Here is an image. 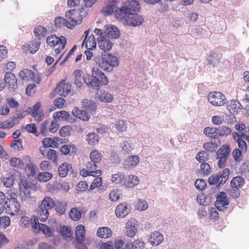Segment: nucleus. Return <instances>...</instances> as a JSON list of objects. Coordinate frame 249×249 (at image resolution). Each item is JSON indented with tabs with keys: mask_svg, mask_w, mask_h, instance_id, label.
Returning <instances> with one entry per match:
<instances>
[{
	"mask_svg": "<svg viewBox=\"0 0 249 249\" xmlns=\"http://www.w3.org/2000/svg\"><path fill=\"white\" fill-rule=\"evenodd\" d=\"M96 64L105 71L111 72L113 69L119 65L117 57L109 53H102L101 56L94 57Z\"/></svg>",
	"mask_w": 249,
	"mask_h": 249,
	"instance_id": "obj_1",
	"label": "nucleus"
},
{
	"mask_svg": "<svg viewBox=\"0 0 249 249\" xmlns=\"http://www.w3.org/2000/svg\"><path fill=\"white\" fill-rule=\"evenodd\" d=\"M47 158L54 163H57L58 160V154L55 150L48 149L47 152Z\"/></svg>",
	"mask_w": 249,
	"mask_h": 249,
	"instance_id": "obj_43",
	"label": "nucleus"
},
{
	"mask_svg": "<svg viewBox=\"0 0 249 249\" xmlns=\"http://www.w3.org/2000/svg\"><path fill=\"white\" fill-rule=\"evenodd\" d=\"M98 99L105 103H110L113 100V96L106 91H100L98 94Z\"/></svg>",
	"mask_w": 249,
	"mask_h": 249,
	"instance_id": "obj_33",
	"label": "nucleus"
},
{
	"mask_svg": "<svg viewBox=\"0 0 249 249\" xmlns=\"http://www.w3.org/2000/svg\"><path fill=\"white\" fill-rule=\"evenodd\" d=\"M70 216L72 220L78 221L81 217V212L77 208H73L70 212Z\"/></svg>",
	"mask_w": 249,
	"mask_h": 249,
	"instance_id": "obj_46",
	"label": "nucleus"
},
{
	"mask_svg": "<svg viewBox=\"0 0 249 249\" xmlns=\"http://www.w3.org/2000/svg\"><path fill=\"white\" fill-rule=\"evenodd\" d=\"M80 13L75 10V12L72 14L71 17L67 21V27L70 29H72L79 22H81V18L78 19V17L79 16Z\"/></svg>",
	"mask_w": 249,
	"mask_h": 249,
	"instance_id": "obj_22",
	"label": "nucleus"
},
{
	"mask_svg": "<svg viewBox=\"0 0 249 249\" xmlns=\"http://www.w3.org/2000/svg\"><path fill=\"white\" fill-rule=\"evenodd\" d=\"M40 44L41 42L40 41L35 40L30 42V43L28 44V50L31 53H35L39 49Z\"/></svg>",
	"mask_w": 249,
	"mask_h": 249,
	"instance_id": "obj_40",
	"label": "nucleus"
},
{
	"mask_svg": "<svg viewBox=\"0 0 249 249\" xmlns=\"http://www.w3.org/2000/svg\"><path fill=\"white\" fill-rule=\"evenodd\" d=\"M139 183V179L137 176L134 175H129L126 177L124 176V180L123 185L127 187H133L137 185Z\"/></svg>",
	"mask_w": 249,
	"mask_h": 249,
	"instance_id": "obj_24",
	"label": "nucleus"
},
{
	"mask_svg": "<svg viewBox=\"0 0 249 249\" xmlns=\"http://www.w3.org/2000/svg\"><path fill=\"white\" fill-rule=\"evenodd\" d=\"M86 46L88 50H92L96 47V44L93 35L89 36L86 42Z\"/></svg>",
	"mask_w": 249,
	"mask_h": 249,
	"instance_id": "obj_50",
	"label": "nucleus"
},
{
	"mask_svg": "<svg viewBox=\"0 0 249 249\" xmlns=\"http://www.w3.org/2000/svg\"><path fill=\"white\" fill-rule=\"evenodd\" d=\"M196 159L200 163H204V161H206L209 159L208 154L204 151H201L196 154Z\"/></svg>",
	"mask_w": 249,
	"mask_h": 249,
	"instance_id": "obj_45",
	"label": "nucleus"
},
{
	"mask_svg": "<svg viewBox=\"0 0 249 249\" xmlns=\"http://www.w3.org/2000/svg\"><path fill=\"white\" fill-rule=\"evenodd\" d=\"M208 101L214 106H222L225 104L226 97L220 92H210L208 96Z\"/></svg>",
	"mask_w": 249,
	"mask_h": 249,
	"instance_id": "obj_9",
	"label": "nucleus"
},
{
	"mask_svg": "<svg viewBox=\"0 0 249 249\" xmlns=\"http://www.w3.org/2000/svg\"><path fill=\"white\" fill-rule=\"evenodd\" d=\"M49 216V212L47 209L41 208L40 206H38V208L37 210V216L34 215L31 218H33L34 217L37 218L38 221L39 220L41 222L46 221Z\"/></svg>",
	"mask_w": 249,
	"mask_h": 249,
	"instance_id": "obj_19",
	"label": "nucleus"
},
{
	"mask_svg": "<svg viewBox=\"0 0 249 249\" xmlns=\"http://www.w3.org/2000/svg\"><path fill=\"white\" fill-rule=\"evenodd\" d=\"M244 184V179L240 176L233 178L231 181V186L237 188L242 187Z\"/></svg>",
	"mask_w": 249,
	"mask_h": 249,
	"instance_id": "obj_44",
	"label": "nucleus"
},
{
	"mask_svg": "<svg viewBox=\"0 0 249 249\" xmlns=\"http://www.w3.org/2000/svg\"><path fill=\"white\" fill-rule=\"evenodd\" d=\"M240 194V190L238 188L235 186H231L229 192V195L231 197L236 199L239 196Z\"/></svg>",
	"mask_w": 249,
	"mask_h": 249,
	"instance_id": "obj_61",
	"label": "nucleus"
},
{
	"mask_svg": "<svg viewBox=\"0 0 249 249\" xmlns=\"http://www.w3.org/2000/svg\"><path fill=\"white\" fill-rule=\"evenodd\" d=\"M122 21H124L129 25L137 26L141 25L143 22L142 17L136 13L126 14L124 17H116Z\"/></svg>",
	"mask_w": 249,
	"mask_h": 249,
	"instance_id": "obj_5",
	"label": "nucleus"
},
{
	"mask_svg": "<svg viewBox=\"0 0 249 249\" xmlns=\"http://www.w3.org/2000/svg\"><path fill=\"white\" fill-rule=\"evenodd\" d=\"M203 132L205 135L213 139H217L219 136V130L215 127H207L204 129Z\"/></svg>",
	"mask_w": 249,
	"mask_h": 249,
	"instance_id": "obj_27",
	"label": "nucleus"
},
{
	"mask_svg": "<svg viewBox=\"0 0 249 249\" xmlns=\"http://www.w3.org/2000/svg\"><path fill=\"white\" fill-rule=\"evenodd\" d=\"M140 158L138 156H130L125 160L124 165L125 168H133L138 164Z\"/></svg>",
	"mask_w": 249,
	"mask_h": 249,
	"instance_id": "obj_23",
	"label": "nucleus"
},
{
	"mask_svg": "<svg viewBox=\"0 0 249 249\" xmlns=\"http://www.w3.org/2000/svg\"><path fill=\"white\" fill-rule=\"evenodd\" d=\"M36 166L33 163H29L26 165V170L29 172V175L34 176L36 174Z\"/></svg>",
	"mask_w": 249,
	"mask_h": 249,
	"instance_id": "obj_62",
	"label": "nucleus"
},
{
	"mask_svg": "<svg viewBox=\"0 0 249 249\" xmlns=\"http://www.w3.org/2000/svg\"><path fill=\"white\" fill-rule=\"evenodd\" d=\"M15 180L13 175H7L1 178L2 184L6 188H11L13 185Z\"/></svg>",
	"mask_w": 249,
	"mask_h": 249,
	"instance_id": "obj_34",
	"label": "nucleus"
},
{
	"mask_svg": "<svg viewBox=\"0 0 249 249\" xmlns=\"http://www.w3.org/2000/svg\"><path fill=\"white\" fill-rule=\"evenodd\" d=\"M4 207L7 212L12 215H14L20 210V205L16 197L8 198L4 203Z\"/></svg>",
	"mask_w": 249,
	"mask_h": 249,
	"instance_id": "obj_7",
	"label": "nucleus"
},
{
	"mask_svg": "<svg viewBox=\"0 0 249 249\" xmlns=\"http://www.w3.org/2000/svg\"><path fill=\"white\" fill-rule=\"evenodd\" d=\"M104 34L106 37L111 38H117L120 36L119 29L114 25H107L104 31Z\"/></svg>",
	"mask_w": 249,
	"mask_h": 249,
	"instance_id": "obj_17",
	"label": "nucleus"
},
{
	"mask_svg": "<svg viewBox=\"0 0 249 249\" xmlns=\"http://www.w3.org/2000/svg\"><path fill=\"white\" fill-rule=\"evenodd\" d=\"M229 202L227 195L224 192H220L216 197L215 202L216 208L220 211H223L226 209Z\"/></svg>",
	"mask_w": 249,
	"mask_h": 249,
	"instance_id": "obj_11",
	"label": "nucleus"
},
{
	"mask_svg": "<svg viewBox=\"0 0 249 249\" xmlns=\"http://www.w3.org/2000/svg\"><path fill=\"white\" fill-rule=\"evenodd\" d=\"M55 25L58 27H61L63 25L67 27V21L63 18L58 17H56L54 20Z\"/></svg>",
	"mask_w": 249,
	"mask_h": 249,
	"instance_id": "obj_63",
	"label": "nucleus"
},
{
	"mask_svg": "<svg viewBox=\"0 0 249 249\" xmlns=\"http://www.w3.org/2000/svg\"><path fill=\"white\" fill-rule=\"evenodd\" d=\"M39 206H40L41 208L47 209L49 211L55 206V202L51 197L46 196L42 200Z\"/></svg>",
	"mask_w": 249,
	"mask_h": 249,
	"instance_id": "obj_29",
	"label": "nucleus"
},
{
	"mask_svg": "<svg viewBox=\"0 0 249 249\" xmlns=\"http://www.w3.org/2000/svg\"><path fill=\"white\" fill-rule=\"evenodd\" d=\"M61 235L66 237H70L72 235V231L71 228L69 227L64 226L60 230Z\"/></svg>",
	"mask_w": 249,
	"mask_h": 249,
	"instance_id": "obj_59",
	"label": "nucleus"
},
{
	"mask_svg": "<svg viewBox=\"0 0 249 249\" xmlns=\"http://www.w3.org/2000/svg\"><path fill=\"white\" fill-rule=\"evenodd\" d=\"M42 144L45 147L55 148L58 146L57 142L54 139L51 138H45L42 141Z\"/></svg>",
	"mask_w": 249,
	"mask_h": 249,
	"instance_id": "obj_41",
	"label": "nucleus"
},
{
	"mask_svg": "<svg viewBox=\"0 0 249 249\" xmlns=\"http://www.w3.org/2000/svg\"><path fill=\"white\" fill-rule=\"evenodd\" d=\"M47 29L42 26L39 25L34 29V34L39 39L46 36Z\"/></svg>",
	"mask_w": 249,
	"mask_h": 249,
	"instance_id": "obj_39",
	"label": "nucleus"
},
{
	"mask_svg": "<svg viewBox=\"0 0 249 249\" xmlns=\"http://www.w3.org/2000/svg\"><path fill=\"white\" fill-rule=\"evenodd\" d=\"M115 127L119 132H123L126 129V124L124 121L119 120L116 122Z\"/></svg>",
	"mask_w": 249,
	"mask_h": 249,
	"instance_id": "obj_60",
	"label": "nucleus"
},
{
	"mask_svg": "<svg viewBox=\"0 0 249 249\" xmlns=\"http://www.w3.org/2000/svg\"><path fill=\"white\" fill-rule=\"evenodd\" d=\"M233 158L235 162H240L242 158V154L241 150L238 148L233 150L232 153Z\"/></svg>",
	"mask_w": 249,
	"mask_h": 249,
	"instance_id": "obj_58",
	"label": "nucleus"
},
{
	"mask_svg": "<svg viewBox=\"0 0 249 249\" xmlns=\"http://www.w3.org/2000/svg\"><path fill=\"white\" fill-rule=\"evenodd\" d=\"M144 243L139 239L135 240L132 243H128L125 245L124 249H143Z\"/></svg>",
	"mask_w": 249,
	"mask_h": 249,
	"instance_id": "obj_30",
	"label": "nucleus"
},
{
	"mask_svg": "<svg viewBox=\"0 0 249 249\" xmlns=\"http://www.w3.org/2000/svg\"><path fill=\"white\" fill-rule=\"evenodd\" d=\"M71 86L69 84H66L62 81L59 83L54 91L61 96L66 97L70 92Z\"/></svg>",
	"mask_w": 249,
	"mask_h": 249,
	"instance_id": "obj_14",
	"label": "nucleus"
},
{
	"mask_svg": "<svg viewBox=\"0 0 249 249\" xmlns=\"http://www.w3.org/2000/svg\"><path fill=\"white\" fill-rule=\"evenodd\" d=\"M10 146L16 151H19L22 150V141L20 139L15 140L12 141Z\"/></svg>",
	"mask_w": 249,
	"mask_h": 249,
	"instance_id": "obj_49",
	"label": "nucleus"
},
{
	"mask_svg": "<svg viewBox=\"0 0 249 249\" xmlns=\"http://www.w3.org/2000/svg\"><path fill=\"white\" fill-rule=\"evenodd\" d=\"M89 88L95 90H99L101 85H106L108 83V79L104 73L97 68L93 67L92 69V78L89 76L88 79Z\"/></svg>",
	"mask_w": 249,
	"mask_h": 249,
	"instance_id": "obj_2",
	"label": "nucleus"
},
{
	"mask_svg": "<svg viewBox=\"0 0 249 249\" xmlns=\"http://www.w3.org/2000/svg\"><path fill=\"white\" fill-rule=\"evenodd\" d=\"M98 39V46L104 53L111 49L113 44L106 36H101V39Z\"/></svg>",
	"mask_w": 249,
	"mask_h": 249,
	"instance_id": "obj_18",
	"label": "nucleus"
},
{
	"mask_svg": "<svg viewBox=\"0 0 249 249\" xmlns=\"http://www.w3.org/2000/svg\"><path fill=\"white\" fill-rule=\"evenodd\" d=\"M19 76L23 80H28L35 78V73L32 70L24 69L19 72Z\"/></svg>",
	"mask_w": 249,
	"mask_h": 249,
	"instance_id": "obj_35",
	"label": "nucleus"
},
{
	"mask_svg": "<svg viewBox=\"0 0 249 249\" xmlns=\"http://www.w3.org/2000/svg\"><path fill=\"white\" fill-rule=\"evenodd\" d=\"M200 171L204 176H208L211 172L210 165L207 163H202L200 165Z\"/></svg>",
	"mask_w": 249,
	"mask_h": 249,
	"instance_id": "obj_51",
	"label": "nucleus"
},
{
	"mask_svg": "<svg viewBox=\"0 0 249 249\" xmlns=\"http://www.w3.org/2000/svg\"><path fill=\"white\" fill-rule=\"evenodd\" d=\"M230 149L228 145H222L216 152L217 158L219 160L217 164L219 167H223L229 156Z\"/></svg>",
	"mask_w": 249,
	"mask_h": 249,
	"instance_id": "obj_8",
	"label": "nucleus"
},
{
	"mask_svg": "<svg viewBox=\"0 0 249 249\" xmlns=\"http://www.w3.org/2000/svg\"><path fill=\"white\" fill-rule=\"evenodd\" d=\"M136 221L134 219L129 220L126 225V234L130 237H134L137 232Z\"/></svg>",
	"mask_w": 249,
	"mask_h": 249,
	"instance_id": "obj_15",
	"label": "nucleus"
},
{
	"mask_svg": "<svg viewBox=\"0 0 249 249\" xmlns=\"http://www.w3.org/2000/svg\"><path fill=\"white\" fill-rule=\"evenodd\" d=\"M229 174L230 170L228 168L225 169L222 172H218L216 175L211 176L208 179L209 183L210 185H220L228 179Z\"/></svg>",
	"mask_w": 249,
	"mask_h": 249,
	"instance_id": "obj_4",
	"label": "nucleus"
},
{
	"mask_svg": "<svg viewBox=\"0 0 249 249\" xmlns=\"http://www.w3.org/2000/svg\"><path fill=\"white\" fill-rule=\"evenodd\" d=\"M62 38H65L63 36L58 37L55 36H49L47 38V44L52 47L57 46L60 42L63 41Z\"/></svg>",
	"mask_w": 249,
	"mask_h": 249,
	"instance_id": "obj_36",
	"label": "nucleus"
},
{
	"mask_svg": "<svg viewBox=\"0 0 249 249\" xmlns=\"http://www.w3.org/2000/svg\"><path fill=\"white\" fill-rule=\"evenodd\" d=\"M4 81L8 88L13 90L18 88L17 79L14 74L11 72H7L5 74Z\"/></svg>",
	"mask_w": 249,
	"mask_h": 249,
	"instance_id": "obj_13",
	"label": "nucleus"
},
{
	"mask_svg": "<svg viewBox=\"0 0 249 249\" xmlns=\"http://www.w3.org/2000/svg\"><path fill=\"white\" fill-rule=\"evenodd\" d=\"M209 64L214 66L218 62L217 54L214 53H210L208 58Z\"/></svg>",
	"mask_w": 249,
	"mask_h": 249,
	"instance_id": "obj_57",
	"label": "nucleus"
},
{
	"mask_svg": "<svg viewBox=\"0 0 249 249\" xmlns=\"http://www.w3.org/2000/svg\"><path fill=\"white\" fill-rule=\"evenodd\" d=\"M81 104L84 108L91 113L94 112L96 109V104L91 100L88 99H83L81 102Z\"/></svg>",
	"mask_w": 249,
	"mask_h": 249,
	"instance_id": "obj_32",
	"label": "nucleus"
},
{
	"mask_svg": "<svg viewBox=\"0 0 249 249\" xmlns=\"http://www.w3.org/2000/svg\"><path fill=\"white\" fill-rule=\"evenodd\" d=\"M140 10V4L136 0H132L127 6L117 9L116 17H124L126 14L136 13Z\"/></svg>",
	"mask_w": 249,
	"mask_h": 249,
	"instance_id": "obj_3",
	"label": "nucleus"
},
{
	"mask_svg": "<svg viewBox=\"0 0 249 249\" xmlns=\"http://www.w3.org/2000/svg\"><path fill=\"white\" fill-rule=\"evenodd\" d=\"M72 115L83 121H88L90 116L86 111L80 110L78 107H74L72 111Z\"/></svg>",
	"mask_w": 249,
	"mask_h": 249,
	"instance_id": "obj_28",
	"label": "nucleus"
},
{
	"mask_svg": "<svg viewBox=\"0 0 249 249\" xmlns=\"http://www.w3.org/2000/svg\"><path fill=\"white\" fill-rule=\"evenodd\" d=\"M69 116V113L64 110L55 112L53 115L54 120L59 121L66 120Z\"/></svg>",
	"mask_w": 249,
	"mask_h": 249,
	"instance_id": "obj_37",
	"label": "nucleus"
},
{
	"mask_svg": "<svg viewBox=\"0 0 249 249\" xmlns=\"http://www.w3.org/2000/svg\"><path fill=\"white\" fill-rule=\"evenodd\" d=\"M112 235L111 229L107 227L99 228L97 231V235L102 238H107Z\"/></svg>",
	"mask_w": 249,
	"mask_h": 249,
	"instance_id": "obj_31",
	"label": "nucleus"
},
{
	"mask_svg": "<svg viewBox=\"0 0 249 249\" xmlns=\"http://www.w3.org/2000/svg\"><path fill=\"white\" fill-rule=\"evenodd\" d=\"M75 234L77 241L79 244H81L84 241L85 238V227L82 225H78L76 227Z\"/></svg>",
	"mask_w": 249,
	"mask_h": 249,
	"instance_id": "obj_26",
	"label": "nucleus"
},
{
	"mask_svg": "<svg viewBox=\"0 0 249 249\" xmlns=\"http://www.w3.org/2000/svg\"><path fill=\"white\" fill-rule=\"evenodd\" d=\"M69 166L70 165L67 163H64L59 166L58 170L60 177H65L67 175Z\"/></svg>",
	"mask_w": 249,
	"mask_h": 249,
	"instance_id": "obj_47",
	"label": "nucleus"
},
{
	"mask_svg": "<svg viewBox=\"0 0 249 249\" xmlns=\"http://www.w3.org/2000/svg\"><path fill=\"white\" fill-rule=\"evenodd\" d=\"M52 178V174L49 172H41L38 175V179L40 182H47Z\"/></svg>",
	"mask_w": 249,
	"mask_h": 249,
	"instance_id": "obj_48",
	"label": "nucleus"
},
{
	"mask_svg": "<svg viewBox=\"0 0 249 249\" xmlns=\"http://www.w3.org/2000/svg\"><path fill=\"white\" fill-rule=\"evenodd\" d=\"M82 71L79 70H75L73 72L72 75L74 77V84L77 87L82 88H83V83H85L89 87V84L87 82V80L89 79V76H82Z\"/></svg>",
	"mask_w": 249,
	"mask_h": 249,
	"instance_id": "obj_10",
	"label": "nucleus"
},
{
	"mask_svg": "<svg viewBox=\"0 0 249 249\" xmlns=\"http://www.w3.org/2000/svg\"><path fill=\"white\" fill-rule=\"evenodd\" d=\"M87 167L88 170L82 169L80 171V174L83 177L91 176L93 177H98L101 174L100 170H96L95 166H92L91 163H87Z\"/></svg>",
	"mask_w": 249,
	"mask_h": 249,
	"instance_id": "obj_12",
	"label": "nucleus"
},
{
	"mask_svg": "<svg viewBox=\"0 0 249 249\" xmlns=\"http://www.w3.org/2000/svg\"><path fill=\"white\" fill-rule=\"evenodd\" d=\"M130 210L125 203H122L116 207L115 214L118 218H124L128 214Z\"/></svg>",
	"mask_w": 249,
	"mask_h": 249,
	"instance_id": "obj_16",
	"label": "nucleus"
},
{
	"mask_svg": "<svg viewBox=\"0 0 249 249\" xmlns=\"http://www.w3.org/2000/svg\"><path fill=\"white\" fill-rule=\"evenodd\" d=\"M111 180L112 182L117 184H121L123 185L124 180V175L122 173H117L112 176Z\"/></svg>",
	"mask_w": 249,
	"mask_h": 249,
	"instance_id": "obj_42",
	"label": "nucleus"
},
{
	"mask_svg": "<svg viewBox=\"0 0 249 249\" xmlns=\"http://www.w3.org/2000/svg\"><path fill=\"white\" fill-rule=\"evenodd\" d=\"M90 158L91 160V162L92 166H95L96 170H97L98 166L97 163H99L102 159V154L97 150H93L91 151L90 154Z\"/></svg>",
	"mask_w": 249,
	"mask_h": 249,
	"instance_id": "obj_21",
	"label": "nucleus"
},
{
	"mask_svg": "<svg viewBox=\"0 0 249 249\" xmlns=\"http://www.w3.org/2000/svg\"><path fill=\"white\" fill-rule=\"evenodd\" d=\"M203 148L208 151L213 152L217 147V145L215 142H208L204 143Z\"/></svg>",
	"mask_w": 249,
	"mask_h": 249,
	"instance_id": "obj_54",
	"label": "nucleus"
},
{
	"mask_svg": "<svg viewBox=\"0 0 249 249\" xmlns=\"http://www.w3.org/2000/svg\"><path fill=\"white\" fill-rule=\"evenodd\" d=\"M71 128L70 126H64L60 128L59 134L62 137H66L70 135Z\"/></svg>",
	"mask_w": 249,
	"mask_h": 249,
	"instance_id": "obj_55",
	"label": "nucleus"
},
{
	"mask_svg": "<svg viewBox=\"0 0 249 249\" xmlns=\"http://www.w3.org/2000/svg\"><path fill=\"white\" fill-rule=\"evenodd\" d=\"M10 164L12 166L22 167L24 164L23 161L19 158L13 157L10 160Z\"/></svg>",
	"mask_w": 249,
	"mask_h": 249,
	"instance_id": "obj_52",
	"label": "nucleus"
},
{
	"mask_svg": "<svg viewBox=\"0 0 249 249\" xmlns=\"http://www.w3.org/2000/svg\"><path fill=\"white\" fill-rule=\"evenodd\" d=\"M163 240L162 235L159 232H153L149 239V242L153 246H157L160 244Z\"/></svg>",
	"mask_w": 249,
	"mask_h": 249,
	"instance_id": "obj_25",
	"label": "nucleus"
},
{
	"mask_svg": "<svg viewBox=\"0 0 249 249\" xmlns=\"http://www.w3.org/2000/svg\"><path fill=\"white\" fill-rule=\"evenodd\" d=\"M116 4H110V5H107L105 7H104L103 9V11L106 15H110L112 13H113V12L114 11H116L117 9H116Z\"/></svg>",
	"mask_w": 249,
	"mask_h": 249,
	"instance_id": "obj_64",
	"label": "nucleus"
},
{
	"mask_svg": "<svg viewBox=\"0 0 249 249\" xmlns=\"http://www.w3.org/2000/svg\"><path fill=\"white\" fill-rule=\"evenodd\" d=\"M227 108L231 112H239L242 109V106L237 100H232L227 103Z\"/></svg>",
	"mask_w": 249,
	"mask_h": 249,
	"instance_id": "obj_20",
	"label": "nucleus"
},
{
	"mask_svg": "<svg viewBox=\"0 0 249 249\" xmlns=\"http://www.w3.org/2000/svg\"><path fill=\"white\" fill-rule=\"evenodd\" d=\"M67 203L66 202H58L55 205L56 211L60 214H63L66 210Z\"/></svg>",
	"mask_w": 249,
	"mask_h": 249,
	"instance_id": "obj_53",
	"label": "nucleus"
},
{
	"mask_svg": "<svg viewBox=\"0 0 249 249\" xmlns=\"http://www.w3.org/2000/svg\"><path fill=\"white\" fill-rule=\"evenodd\" d=\"M86 140L89 144L95 145L98 142L99 136L95 133H90L87 135Z\"/></svg>",
	"mask_w": 249,
	"mask_h": 249,
	"instance_id": "obj_38",
	"label": "nucleus"
},
{
	"mask_svg": "<svg viewBox=\"0 0 249 249\" xmlns=\"http://www.w3.org/2000/svg\"><path fill=\"white\" fill-rule=\"evenodd\" d=\"M31 225L35 232L39 233L42 232L47 237H51L52 235V232L51 229L46 225L38 222L37 218L34 217L31 218Z\"/></svg>",
	"mask_w": 249,
	"mask_h": 249,
	"instance_id": "obj_6",
	"label": "nucleus"
},
{
	"mask_svg": "<svg viewBox=\"0 0 249 249\" xmlns=\"http://www.w3.org/2000/svg\"><path fill=\"white\" fill-rule=\"evenodd\" d=\"M122 148L123 151L125 154L129 153L133 149L130 142L127 141H125L122 143Z\"/></svg>",
	"mask_w": 249,
	"mask_h": 249,
	"instance_id": "obj_56",
	"label": "nucleus"
}]
</instances>
